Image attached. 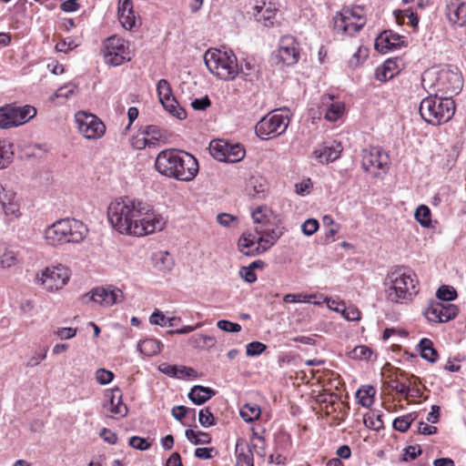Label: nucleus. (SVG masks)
<instances>
[{
  "instance_id": "1",
  "label": "nucleus",
  "mask_w": 466,
  "mask_h": 466,
  "mask_svg": "<svg viewBox=\"0 0 466 466\" xmlns=\"http://www.w3.org/2000/svg\"><path fill=\"white\" fill-rule=\"evenodd\" d=\"M112 227L121 234L143 237L161 231L166 219L147 204L130 198H117L107 208Z\"/></svg>"
},
{
  "instance_id": "2",
  "label": "nucleus",
  "mask_w": 466,
  "mask_h": 466,
  "mask_svg": "<svg viewBox=\"0 0 466 466\" xmlns=\"http://www.w3.org/2000/svg\"><path fill=\"white\" fill-rule=\"evenodd\" d=\"M156 170L162 176L188 182L198 173V162L191 154L177 149H165L155 161Z\"/></svg>"
},
{
  "instance_id": "3",
  "label": "nucleus",
  "mask_w": 466,
  "mask_h": 466,
  "mask_svg": "<svg viewBox=\"0 0 466 466\" xmlns=\"http://www.w3.org/2000/svg\"><path fill=\"white\" fill-rule=\"evenodd\" d=\"M419 281L414 272L398 268L386 275L383 286L386 299L393 304H406L419 293Z\"/></svg>"
},
{
  "instance_id": "4",
  "label": "nucleus",
  "mask_w": 466,
  "mask_h": 466,
  "mask_svg": "<svg viewBox=\"0 0 466 466\" xmlns=\"http://www.w3.org/2000/svg\"><path fill=\"white\" fill-rule=\"evenodd\" d=\"M88 229L80 220L75 218L59 219L45 230L46 242L54 247L66 243H80L87 236Z\"/></svg>"
},
{
  "instance_id": "5",
  "label": "nucleus",
  "mask_w": 466,
  "mask_h": 466,
  "mask_svg": "<svg viewBox=\"0 0 466 466\" xmlns=\"http://www.w3.org/2000/svg\"><path fill=\"white\" fill-rule=\"evenodd\" d=\"M420 115L427 123L439 126L448 122L455 112V103L449 96L437 94L423 98L420 104Z\"/></svg>"
},
{
  "instance_id": "6",
  "label": "nucleus",
  "mask_w": 466,
  "mask_h": 466,
  "mask_svg": "<svg viewBox=\"0 0 466 466\" xmlns=\"http://www.w3.org/2000/svg\"><path fill=\"white\" fill-rule=\"evenodd\" d=\"M208 70L222 80H233L239 73L237 57L232 51L208 49L204 55Z\"/></svg>"
},
{
  "instance_id": "7",
  "label": "nucleus",
  "mask_w": 466,
  "mask_h": 466,
  "mask_svg": "<svg viewBox=\"0 0 466 466\" xmlns=\"http://www.w3.org/2000/svg\"><path fill=\"white\" fill-rule=\"evenodd\" d=\"M366 24L365 11L360 5L345 7L334 17V29L337 33L353 35Z\"/></svg>"
},
{
  "instance_id": "8",
  "label": "nucleus",
  "mask_w": 466,
  "mask_h": 466,
  "mask_svg": "<svg viewBox=\"0 0 466 466\" xmlns=\"http://www.w3.org/2000/svg\"><path fill=\"white\" fill-rule=\"evenodd\" d=\"M432 79H439V88L444 95L458 94L462 88V77L457 69H429L426 71V83L430 86Z\"/></svg>"
},
{
  "instance_id": "9",
  "label": "nucleus",
  "mask_w": 466,
  "mask_h": 466,
  "mask_svg": "<svg viewBox=\"0 0 466 466\" xmlns=\"http://www.w3.org/2000/svg\"><path fill=\"white\" fill-rule=\"evenodd\" d=\"M36 115V109L29 105L15 106L7 105L0 107V128L7 129L27 123Z\"/></svg>"
},
{
  "instance_id": "10",
  "label": "nucleus",
  "mask_w": 466,
  "mask_h": 466,
  "mask_svg": "<svg viewBox=\"0 0 466 466\" xmlns=\"http://www.w3.org/2000/svg\"><path fill=\"white\" fill-rule=\"evenodd\" d=\"M289 120L287 116L272 112L262 117L255 127L256 135L263 140L283 134Z\"/></svg>"
},
{
  "instance_id": "11",
  "label": "nucleus",
  "mask_w": 466,
  "mask_h": 466,
  "mask_svg": "<svg viewBox=\"0 0 466 466\" xmlns=\"http://www.w3.org/2000/svg\"><path fill=\"white\" fill-rule=\"evenodd\" d=\"M103 52L106 64L113 66H120L131 58L128 42L116 35L105 40Z\"/></svg>"
},
{
  "instance_id": "12",
  "label": "nucleus",
  "mask_w": 466,
  "mask_h": 466,
  "mask_svg": "<svg viewBox=\"0 0 466 466\" xmlns=\"http://www.w3.org/2000/svg\"><path fill=\"white\" fill-rule=\"evenodd\" d=\"M68 280V269L62 265L46 267L35 276V282L49 292L62 289Z\"/></svg>"
},
{
  "instance_id": "13",
  "label": "nucleus",
  "mask_w": 466,
  "mask_h": 466,
  "mask_svg": "<svg viewBox=\"0 0 466 466\" xmlns=\"http://www.w3.org/2000/svg\"><path fill=\"white\" fill-rule=\"evenodd\" d=\"M389 155L379 147H370L361 152V166L366 172L379 177L389 168Z\"/></svg>"
},
{
  "instance_id": "14",
  "label": "nucleus",
  "mask_w": 466,
  "mask_h": 466,
  "mask_svg": "<svg viewBox=\"0 0 466 466\" xmlns=\"http://www.w3.org/2000/svg\"><path fill=\"white\" fill-rule=\"evenodd\" d=\"M210 155L217 160L237 163L245 157V148L240 144H231L222 139L212 140L209 144Z\"/></svg>"
},
{
  "instance_id": "15",
  "label": "nucleus",
  "mask_w": 466,
  "mask_h": 466,
  "mask_svg": "<svg viewBox=\"0 0 466 466\" xmlns=\"http://www.w3.org/2000/svg\"><path fill=\"white\" fill-rule=\"evenodd\" d=\"M123 299L124 294L122 290L113 286L95 288L82 297L84 303L93 301L102 307H111L123 301Z\"/></svg>"
},
{
  "instance_id": "16",
  "label": "nucleus",
  "mask_w": 466,
  "mask_h": 466,
  "mask_svg": "<svg viewBox=\"0 0 466 466\" xmlns=\"http://www.w3.org/2000/svg\"><path fill=\"white\" fill-rule=\"evenodd\" d=\"M254 231L257 235L259 247L264 253L277 243L281 236H283L286 229L280 220H278L268 226H255Z\"/></svg>"
},
{
  "instance_id": "17",
  "label": "nucleus",
  "mask_w": 466,
  "mask_h": 466,
  "mask_svg": "<svg viewBox=\"0 0 466 466\" xmlns=\"http://www.w3.org/2000/svg\"><path fill=\"white\" fill-rule=\"evenodd\" d=\"M299 58V45L290 35L281 37L277 53L272 59L277 65L293 66Z\"/></svg>"
},
{
  "instance_id": "18",
  "label": "nucleus",
  "mask_w": 466,
  "mask_h": 466,
  "mask_svg": "<svg viewBox=\"0 0 466 466\" xmlns=\"http://www.w3.org/2000/svg\"><path fill=\"white\" fill-rule=\"evenodd\" d=\"M76 122L79 132L87 139L98 138L105 133V125L92 114L78 112L76 115Z\"/></svg>"
},
{
  "instance_id": "19",
  "label": "nucleus",
  "mask_w": 466,
  "mask_h": 466,
  "mask_svg": "<svg viewBox=\"0 0 466 466\" xmlns=\"http://www.w3.org/2000/svg\"><path fill=\"white\" fill-rule=\"evenodd\" d=\"M158 98L164 108L178 119L186 117V111L180 107L172 95L169 83L166 79H160L157 85Z\"/></svg>"
},
{
  "instance_id": "20",
  "label": "nucleus",
  "mask_w": 466,
  "mask_h": 466,
  "mask_svg": "<svg viewBox=\"0 0 466 466\" xmlns=\"http://www.w3.org/2000/svg\"><path fill=\"white\" fill-rule=\"evenodd\" d=\"M457 314L458 309L455 305L440 301L431 302L424 311L426 319L432 322H447Z\"/></svg>"
},
{
  "instance_id": "21",
  "label": "nucleus",
  "mask_w": 466,
  "mask_h": 466,
  "mask_svg": "<svg viewBox=\"0 0 466 466\" xmlns=\"http://www.w3.org/2000/svg\"><path fill=\"white\" fill-rule=\"evenodd\" d=\"M345 112V105L343 102L336 100L331 95H323L320 98L319 106V116L322 115L324 118L329 122L339 120Z\"/></svg>"
},
{
  "instance_id": "22",
  "label": "nucleus",
  "mask_w": 466,
  "mask_h": 466,
  "mask_svg": "<svg viewBox=\"0 0 466 466\" xmlns=\"http://www.w3.org/2000/svg\"><path fill=\"white\" fill-rule=\"evenodd\" d=\"M406 46L405 37L391 30L381 32L375 39V49L386 54Z\"/></svg>"
},
{
  "instance_id": "23",
  "label": "nucleus",
  "mask_w": 466,
  "mask_h": 466,
  "mask_svg": "<svg viewBox=\"0 0 466 466\" xmlns=\"http://www.w3.org/2000/svg\"><path fill=\"white\" fill-rule=\"evenodd\" d=\"M279 12L276 2H258L253 7L255 20L265 26L273 25Z\"/></svg>"
},
{
  "instance_id": "24",
  "label": "nucleus",
  "mask_w": 466,
  "mask_h": 466,
  "mask_svg": "<svg viewBox=\"0 0 466 466\" xmlns=\"http://www.w3.org/2000/svg\"><path fill=\"white\" fill-rule=\"evenodd\" d=\"M238 249L248 257H255L263 253L254 230L244 232L240 236L238 241Z\"/></svg>"
},
{
  "instance_id": "25",
  "label": "nucleus",
  "mask_w": 466,
  "mask_h": 466,
  "mask_svg": "<svg viewBox=\"0 0 466 466\" xmlns=\"http://www.w3.org/2000/svg\"><path fill=\"white\" fill-rule=\"evenodd\" d=\"M117 13L118 20L124 28L131 30L140 25V17L134 11L133 2H118Z\"/></svg>"
},
{
  "instance_id": "26",
  "label": "nucleus",
  "mask_w": 466,
  "mask_h": 466,
  "mask_svg": "<svg viewBox=\"0 0 466 466\" xmlns=\"http://www.w3.org/2000/svg\"><path fill=\"white\" fill-rule=\"evenodd\" d=\"M446 15L452 25L464 26L466 25V2H450L446 6Z\"/></svg>"
},
{
  "instance_id": "27",
  "label": "nucleus",
  "mask_w": 466,
  "mask_h": 466,
  "mask_svg": "<svg viewBox=\"0 0 466 466\" xmlns=\"http://www.w3.org/2000/svg\"><path fill=\"white\" fill-rule=\"evenodd\" d=\"M109 410L112 414L121 418L127 414L128 409L122 401V393L118 388L113 389L110 392Z\"/></svg>"
},
{
  "instance_id": "28",
  "label": "nucleus",
  "mask_w": 466,
  "mask_h": 466,
  "mask_svg": "<svg viewBox=\"0 0 466 466\" xmlns=\"http://www.w3.org/2000/svg\"><path fill=\"white\" fill-rule=\"evenodd\" d=\"M236 457V466H254L252 451L243 440L237 441Z\"/></svg>"
},
{
  "instance_id": "29",
  "label": "nucleus",
  "mask_w": 466,
  "mask_h": 466,
  "mask_svg": "<svg viewBox=\"0 0 466 466\" xmlns=\"http://www.w3.org/2000/svg\"><path fill=\"white\" fill-rule=\"evenodd\" d=\"M341 146L340 144H336L332 146H326L322 148H319L314 150V156L316 158L319 160L320 163H329L338 159L341 153Z\"/></svg>"
},
{
  "instance_id": "30",
  "label": "nucleus",
  "mask_w": 466,
  "mask_h": 466,
  "mask_svg": "<svg viewBox=\"0 0 466 466\" xmlns=\"http://www.w3.org/2000/svg\"><path fill=\"white\" fill-rule=\"evenodd\" d=\"M215 395V390L201 385L194 386L187 394L188 399L196 405L204 404Z\"/></svg>"
},
{
  "instance_id": "31",
  "label": "nucleus",
  "mask_w": 466,
  "mask_h": 466,
  "mask_svg": "<svg viewBox=\"0 0 466 466\" xmlns=\"http://www.w3.org/2000/svg\"><path fill=\"white\" fill-rule=\"evenodd\" d=\"M399 72L397 64L395 61L388 59L384 64L376 69V78L379 81H388Z\"/></svg>"
},
{
  "instance_id": "32",
  "label": "nucleus",
  "mask_w": 466,
  "mask_h": 466,
  "mask_svg": "<svg viewBox=\"0 0 466 466\" xmlns=\"http://www.w3.org/2000/svg\"><path fill=\"white\" fill-rule=\"evenodd\" d=\"M163 344L156 339H146L137 345L138 350L147 355L153 356L161 351Z\"/></svg>"
},
{
  "instance_id": "33",
  "label": "nucleus",
  "mask_w": 466,
  "mask_h": 466,
  "mask_svg": "<svg viewBox=\"0 0 466 466\" xmlns=\"http://www.w3.org/2000/svg\"><path fill=\"white\" fill-rule=\"evenodd\" d=\"M419 349L420 350V356L424 360L433 363L438 360V352L433 348L432 341L429 339H422L419 343Z\"/></svg>"
},
{
  "instance_id": "34",
  "label": "nucleus",
  "mask_w": 466,
  "mask_h": 466,
  "mask_svg": "<svg viewBox=\"0 0 466 466\" xmlns=\"http://www.w3.org/2000/svg\"><path fill=\"white\" fill-rule=\"evenodd\" d=\"M272 212L264 206L258 207L252 213L251 217L256 226H268L272 223Z\"/></svg>"
},
{
  "instance_id": "35",
  "label": "nucleus",
  "mask_w": 466,
  "mask_h": 466,
  "mask_svg": "<svg viewBox=\"0 0 466 466\" xmlns=\"http://www.w3.org/2000/svg\"><path fill=\"white\" fill-rule=\"evenodd\" d=\"M14 151L11 143L0 142V169L6 168L13 161Z\"/></svg>"
},
{
  "instance_id": "36",
  "label": "nucleus",
  "mask_w": 466,
  "mask_h": 466,
  "mask_svg": "<svg viewBox=\"0 0 466 466\" xmlns=\"http://www.w3.org/2000/svg\"><path fill=\"white\" fill-rule=\"evenodd\" d=\"M261 410L257 404H245L239 410L240 417L247 422H251L258 420L260 416Z\"/></svg>"
},
{
  "instance_id": "37",
  "label": "nucleus",
  "mask_w": 466,
  "mask_h": 466,
  "mask_svg": "<svg viewBox=\"0 0 466 466\" xmlns=\"http://www.w3.org/2000/svg\"><path fill=\"white\" fill-rule=\"evenodd\" d=\"M417 417L418 414L416 412H410L404 416L398 417L393 420V428L398 431L406 432Z\"/></svg>"
},
{
  "instance_id": "38",
  "label": "nucleus",
  "mask_w": 466,
  "mask_h": 466,
  "mask_svg": "<svg viewBox=\"0 0 466 466\" xmlns=\"http://www.w3.org/2000/svg\"><path fill=\"white\" fill-rule=\"evenodd\" d=\"M375 389L371 386H363L356 392L359 403L363 407H370L373 403Z\"/></svg>"
},
{
  "instance_id": "39",
  "label": "nucleus",
  "mask_w": 466,
  "mask_h": 466,
  "mask_svg": "<svg viewBox=\"0 0 466 466\" xmlns=\"http://www.w3.org/2000/svg\"><path fill=\"white\" fill-rule=\"evenodd\" d=\"M415 219L421 227L429 228L431 222L430 208L425 205L419 206L414 213Z\"/></svg>"
},
{
  "instance_id": "40",
  "label": "nucleus",
  "mask_w": 466,
  "mask_h": 466,
  "mask_svg": "<svg viewBox=\"0 0 466 466\" xmlns=\"http://www.w3.org/2000/svg\"><path fill=\"white\" fill-rule=\"evenodd\" d=\"M187 439L193 444H208L210 443L211 438L208 433L198 431L196 432L193 430H187L185 432Z\"/></svg>"
},
{
  "instance_id": "41",
  "label": "nucleus",
  "mask_w": 466,
  "mask_h": 466,
  "mask_svg": "<svg viewBox=\"0 0 466 466\" xmlns=\"http://www.w3.org/2000/svg\"><path fill=\"white\" fill-rule=\"evenodd\" d=\"M348 355L353 360H369L372 356V350L365 345H360L349 351Z\"/></svg>"
},
{
  "instance_id": "42",
  "label": "nucleus",
  "mask_w": 466,
  "mask_h": 466,
  "mask_svg": "<svg viewBox=\"0 0 466 466\" xmlns=\"http://www.w3.org/2000/svg\"><path fill=\"white\" fill-rule=\"evenodd\" d=\"M457 296V292L453 287L443 285L440 287L436 292V297L444 303H449Z\"/></svg>"
},
{
  "instance_id": "43",
  "label": "nucleus",
  "mask_w": 466,
  "mask_h": 466,
  "mask_svg": "<svg viewBox=\"0 0 466 466\" xmlns=\"http://www.w3.org/2000/svg\"><path fill=\"white\" fill-rule=\"evenodd\" d=\"M343 309H339V307L333 308L332 309L336 311H340L342 316L350 321L359 320L360 319V311L355 306L345 307L344 304H341Z\"/></svg>"
},
{
  "instance_id": "44",
  "label": "nucleus",
  "mask_w": 466,
  "mask_h": 466,
  "mask_svg": "<svg viewBox=\"0 0 466 466\" xmlns=\"http://www.w3.org/2000/svg\"><path fill=\"white\" fill-rule=\"evenodd\" d=\"M363 421L366 427L376 431L380 430L383 426L380 415L375 414L374 412L365 415Z\"/></svg>"
},
{
  "instance_id": "45",
  "label": "nucleus",
  "mask_w": 466,
  "mask_h": 466,
  "mask_svg": "<svg viewBox=\"0 0 466 466\" xmlns=\"http://www.w3.org/2000/svg\"><path fill=\"white\" fill-rule=\"evenodd\" d=\"M16 254L13 250L6 249L0 257V267L10 268L16 263Z\"/></svg>"
},
{
  "instance_id": "46",
  "label": "nucleus",
  "mask_w": 466,
  "mask_h": 466,
  "mask_svg": "<svg viewBox=\"0 0 466 466\" xmlns=\"http://www.w3.org/2000/svg\"><path fill=\"white\" fill-rule=\"evenodd\" d=\"M198 421L199 423L205 427H210L215 425V418L209 409H202L198 413Z\"/></svg>"
},
{
  "instance_id": "47",
  "label": "nucleus",
  "mask_w": 466,
  "mask_h": 466,
  "mask_svg": "<svg viewBox=\"0 0 466 466\" xmlns=\"http://www.w3.org/2000/svg\"><path fill=\"white\" fill-rule=\"evenodd\" d=\"M394 15L398 23H400V20H403L404 16L409 18L410 23L414 27L417 26L419 23L417 15L410 9H406L403 11H395Z\"/></svg>"
},
{
  "instance_id": "48",
  "label": "nucleus",
  "mask_w": 466,
  "mask_h": 466,
  "mask_svg": "<svg viewBox=\"0 0 466 466\" xmlns=\"http://www.w3.org/2000/svg\"><path fill=\"white\" fill-rule=\"evenodd\" d=\"M267 350V346L259 341H253L246 346V353L248 356H258Z\"/></svg>"
},
{
  "instance_id": "49",
  "label": "nucleus",
  "mask_w": 466,
  "mask_h": 466,
  "mask_svg": "<svg viewBox=\"0 0 466 466\" xmlns=\"http://www.w3.org/2000/svg\"><path fill=\"white\" fill-rule=\"evenodd\" d=\"M217 326L219 329L230 333H237L241 330V326L238 323L226 319L218 320Z\"/></svg>"
},
{
  "instance_id": "50",
  "label": "nucleus",
  "mask_w": 466,
  "mask_h": 466,
  "mask_svg": "<svg viewBox=\"0 0 466 466\" xmlns=\"http://www.w3.org/2000/svg\"><path fill=\"white\" fill-rule=\"evenodd\" d=\"M129 445L139 451H147L150 448L151 444L147 441V440L138 437V436H133L129 439Z\"/></svg>"
},
{
  "instance_id": "51",
  "label": "nucleus",
  "mask_w": 466,
  "mask_h": 466,
  "mask_svg": "<svg viewBox=\"0 0 466 466\" xmlns=\"http://www.w3.org/2000/svg\"><path fill=\"white\" fill-rule=\"evenodd\" d=\"M319 229V222L317 219L309 218L301 225V230L306 236L313 235Z\"/></svg>"
},
{
  "instance_id": "52",
  "label": "nucleus",
  "mask_w": 466,
  "mask_h": 466,
  "mask_svg": "<svg viewBox=\"0 0 466 466\" xmlns=\"http://www.w3.org/2000/svg\"><path fill=\"white\" fill-rule=\"evenodd\" d=\"M114 379V374L112 371L99 369L96 372V380L101 385L108 384Z\"/></svg>"
},
{
  "instance_id": "53",
  "label": "nucleus",
  "mask_w": 466,
  "mask_h": 466,
  "mask_svg": "<svg viewBox=\"0 0 466 466\" xmlns=\"http://www.w3.org/2000/svg\"><path fill=\"white\" fill-rule=\"evenodd\" d=\"M310 297H306L305 293H289L283 297V300L286 303H297V302H304L311 301Z\"/></svg>"
},
{
  "instance_id": "54",
  "label": "nucleus",
  "mask_w": 466,
  "mask_h": 466,
  "mask_svg": "<svg viewBox=\"0 0 466 466\" xmlns=\"http://www.w3.org/2000/svg\"><path fill=\"white\" fill-rule=\"evenodd\" d=\"M143 134L153 137L154 139H163L165 136L163 135L162 130L157 126H147L143 130Z\"/></svg>"
},
{
  "instance_id": "55",
  "label": "nucleus",
  "mask_w": 466,
  "mask_h": 466,
  "mask_svg": "<svg viewBox=\"0 0 466 466\" xmlns=\"http://www.w3.org/2000/svg\"><path fill=\"white\" fill-rule=\"evenodd\" d=\"M192 339H195L198 345H203L209 348L215 346L217 342L214 337L203 334H198L194 336Z\"/></svg>"
},
{
  "instance_id": "56",
  "label": "nucleus",
  "mask_w": 466,
  "mask_h": 466,
  "mask_svg": "<svg viewBox=\"0 0 466 466\" xmlns=\"http://www.w3.org/2000/svg\"><path fill=\"white\" fill-rule=\"evenodd\" d=\"M2 208L6 216L19 218L21 215L19 205L15 201L7 203L6 205L3 206Z\"/></svg>"
},
{
  "instance_id": "57",
  "label": "nucleus",
  "mask_w": 466,
  "mask_h": 466,
  "mask_svg": "<svg viewBox=\"0 0 466 466\" xmlns=\"http://www.w3.org/2000/svg\"><path fill=\"white\" fill-rule=\"evenodd\" d=\"M15 201V193L7 190L4 186L0 185V204L5 206L7 203Z\"/></svg>"
},
{
  "instance_id": "58",
  "label": "nucleus",
  "mask_w": 466,
  "mask_h": 466,
  "mask_svg": "<svg viewBox=\"0 0 466 466\" xmlns=\"http://www.w3.org/2000/svg\"><path fill=\"white\" fill-rule=\"evenodd\" d=\"M389 387L396 392L404 395L408 399V393L410 392V386L400 382L399 380H392L390 382Z\"/></svg>"
},
{
  "instance_id": "59",
  "label": "nucleus",
  "mask_w": 466,
  "mask_h": 466,
  "mask_svg": "<svg viewBox=\"0 0 466 466\" xmlns=\"http://www.w3.org/2000/svg\"><path fill=\"white\" fill-rule=\"evenodd\" d=\"M46 358V350H40L35 352V354L27 360L26 366L33 368L37 366L42 360Z\"/></svg>"
},
{
  "instance_id": "60",
  "label": "nucleus",
  "mask_w": 466,
  "mask_h": 466,
  "mask_svg": "<svg viewBox=\"0 0 466 466\" xmlns=\"http://www.w3.org/2000/svg\"><path fill=\"white\" fill-rule=\"evenodd\" d=\"M239 274L241 278L248 283H253L257 280V276L249 266L242 267L239 270Z\"/></svg>"
},
{
  "instance_id": "61",
  "label": "nucleus",
  "mask_w": 466,
  "mask_h": 466,
  "mask_svg": "<svg viewBox=\"0 0 466 466\" xmlns=\"http://www.w3.org/2000/svg\"><path fill=\"white\" fill-rule=\"evenodd\" d=\"M369 50L367 48L359 47L358 51L354 53L350 63L351 65H359L368 57Z\"/></svg>"
},
{
  "instance_id": "62",
  "label": "nucleus",
  "mask_w": 466,
  "mask_h": 466,
  "mask_svg": "<svg viewBox=\"0 0 466 466\" xmlns=\"http://www.w3.org/2000/svg\"><path fill=\"white\" fill-rule=\"evenodd\" d=\"M99 436L103 439L104 441L109 444H116L117 441L116 434L106 428H103L100 431Z\"/></svg>"
},
{
  "instance_id": "63",
  "label": "nucleus",
  "mask_w": 466,
  "mask_h": 466,
  "mask_svg": "<svg viewBox=\"0 0 466 466\" xmlns=\"http://www.w3.org/2000/svg\"><path fill=\"white\" fill-rule=\"evenodd\" d=\"M404 451L403 460L407 461L416 459L421 453V449L420 446H409Z\"/></svg>"
},
{
  "instance_id": "64",
  "label": "nucleus",
  "mask_w": 466,
  "mask_h": 466,
  "mask_svg": "<svg viewBox=\"0 0 466 466\" xmlns=\"http://www.w3.org/2000/svg\"><path fill=\"white\" fill-rule=\"evenodd\" d=\"M76 329L60 328L56 331V335L61 339H69L76 336Z\"/></svg>"
}]
</instances>
